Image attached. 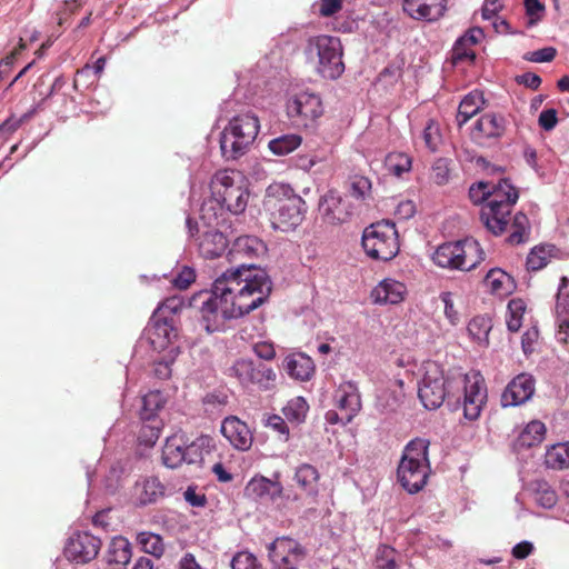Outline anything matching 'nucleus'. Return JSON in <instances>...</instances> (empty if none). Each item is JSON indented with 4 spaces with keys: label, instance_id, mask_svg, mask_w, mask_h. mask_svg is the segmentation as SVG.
I'll list each match as a JSON object with an SVG mask.
<instances>
[{
    "label": "nucleus",
    "instance_id": "obj_13",
    "mask_svg": "<svg viewBox=\"0 0 569 569\" xmlns=\"http://www.w3.org/2000/svg\"><path fill=\"white\" fill-rule=\"evenodd\" d=\"M266 249L263 241L254 236L237 238L228 252V260L232 264L229 269H241V273H252L256 270H262L247 260L263 254Z\"/></svg>",
    "mask_w": 569,
    "mask_h": 569
},
{
    "label": "nucleus",
    "instance_id": "obj_14",
    "mask_svg": "<svg viewBox=\"0 0 569 569\" xmlns=\"http://www.w3.org/2000/svg\"><path fill=\"white\" fill-rule=\"evenodd\" d=\"M320 97L315 93L301 92L287 103L289 118L298 126L309 127L322 114Z\"/></svg>",
    "mask_w": 569,
    "mask_h": 569
},
{
    "label": "nucleus",
    "instance_id": "obj_38",
    "mask_svg": "<svg viewBox=\"0 0 569 569\" xmlns=\"http://www.w3.org/2000/svg\"><path fill=\"white\" fill-rule=\"evenodd\" d=\"M530 486L535 495V500L538 505L546 509H550L557 503L558 496L547 481L535 480Z\"/></svg>",
    "mask_w": 569,
    "mask_h": 569
},
{
    "label": "nucleus",
    "instance_id": "obj_32",
    "mask_svg": "<svg viewBox=\"0 0 569 569\" xmlns=\"http://www.w3.org/2000/svg\"><path fill=\"white\" fill-rule=\"evenodd\" d=\"M485 104V99L482 92L480 91H471L468 93L460 102L457 113V122L459 127H462L467 123L475 114H477L482 106Z\"/></svg>",
    "mask_w": 569,
    "mask_h": 569
},
{
    "label": "nucleus",
    "instance_id": "obj_8",
    "mask_svg": "<svg viewBox=\"0 0 569 569\" xmlns=\"http://www.w3.org/2000/svg\"><path fill=\"white\" fill-rule=\"evenodd\" d=\"M306 52L318 58L317 71L321 77L335 80L343 73V49L339 38L326 34L310 38Z\"/></svg>",
    "mask_w": 569,
    "mask_h": 569
},
{
    "label": "nucleus",
    "instance_id": "obj_16",
    "mask_svg": "<svg viewBox=\"0 0 569 569\" xmlns=\"http://www.w3.org/2000/svg\"><path fill=\"white\" fill-rule=\"evenodd\" d=\"M536 390V380L529 373H519L505 388L501 395L503 407H516L529 401Z\"/></svg>",
    "mask_w": 569,
    "mask_h": 569
},
{
    "label": "nucleus",
    "instance_id": "obj_54",
    "mask_svg": "<svg viewBox=\"0 0 569 569\" xmlns=\"http://www.w3.org/2000/svg\"><path fill=\"white\" fill-rule=\"evenodd\" d=\"M231 569H262L257 558L247 551H240L231 560Z\"/></svg>",
    "mask_w": 569,
    "mask_h": 569
},
{
    "label": "nucleus",
    "instance_id": "obj_45",
    "mask_svg": "<svg viewBox=\"0 0 569 569\" xmlns=\"http://www.w3.org/2000/svg\"><path fill=\"white\" fill-rule=\"evenodd\" d=\"M526 311V303L521 299H512L507 308V327L511 332H517L522 325V317Z\"/></svg>",
    "mask_w": 569,
    "mask_h": 569
},
{
    "label": "nucleus",
    "instance_id": "obj_52",
    "mask_svg": "<svg viewBox=\"0 0 569 569\" xmlns=\"http://www.w3.org/2000/svg\"><path fill=\"white\" fill-rule=\"evenodd\" d=\"M557 332L556 338L561 343L569 342V310L556 309Z\"/></svg>",
    "mask_w": 569,
    "mask_h": 569
},
{
    "label": "nucleus",
    "instance_id": "obj_53",
    "mask_svg": "<svg viewBox=\"0 0 569 569\" xmlns=\"http://www.w3.org/2000/svg\"><path fill=\"white\" fill-rule=\"evenodd\" d=\"M493 187H491L488 182H478L477 184H472L469 189V198L473 203H481L483 201H488L492 198Z\"/></svg>",
    "mask_w": 569,
    "mask_h": 569
},
{
    "label": "nucleus",
    "instance_id": "obj_62",
    "mask_svg": "<svg viewBox=\"0 0 569 569\" xmlns=\"http://www.w3.org/2000/svg\"><path fill=\"white\" fill-rule=\"evenodd\" d=\"M556 309L569 310V279L561 278V282L557 293Z\"/></svg>",
    "mask_w": 569,
    "mask_h": 569
},
{
    "label": "nucleus",
    "instance_id": "obj_24",
    "mask_svg": "<svg viewBox=\"0 0 569 569\" xmlns=\"http://www.w3.org/2000/svg\"><path fill=\"white\" fill-rule=\"evenodd\" d=\"M336 398L338 408L346 411L345 423H349L361 408L360 396L356 385L346 382L339 388Z\"/></svg>",
    "mask_w": 569,
    "mask_h": 569
},
{
    "label": "nucleus",
    "instance_id": "obj_42",
    "mask_svg": "<svg viewBox=\"0 0 569 569\" xmlns=\"http://www.w3.org/2000/svg\"><path fill=\"white\" fill-rule=\"evenodd\" d=\"M529 232L530 227L528 217L522 212H518L513 216L512 222L510 224L508 242L510 244L522 243L528 239Z\"/></svg>",
    "mask_w": 569,
    "mask_h": 569
},
{
    "label": "nucleus",
    "instance_id": "obj_44",
    "mask_svg": "<svg viewBox=\"0 0 569 569\" xmlns=\"http://www.w3.org/2000/svg\"><path fill=\"white\" fill-rule=\"evenodd\" d=\"M137 541L146 553H150L157 558L161 557L164 551L162 538L152 532H140L137 536Z\"/></svg>",
    "mask_w": 569,
    "mask_h": 569
},
{
    "label": "nucleus",
    "instance_id": "obj_60",
    "mask_svg": "<svg viewBox=\"0 0 569 569\" xmlns=\"http://www.w3.org/2000/svg\"><path fill=\"white\" fill-rule=\"evenodd\" d=\"M526 13L530 18V24L541 19L545 12V6L539 0H525Z\"/></svg>",
    "mask_w": 569,
    "mask_h": 569
},
{
    "label": "nucleus",
    "instance_id": "obj_28",
    "mask_svg": "<svg viewBox=\"0 0 569 569\" xmlns=\"http://www.w3.org/2000/svg\"><path fill=\"white\" fill-rule=\"evenodd\" d=\"M485 284L491 293L505 297L513 292L516 284L510 274L500 268H493L485 277Z\"/></svg>",
    "mask_w": 569,
    "mask_h": 569
},
{
    "label": "nucleus",
    "instance_id": "obj_7",
    "mask_svg": "<svg viewBox=\"0 0 569 569\" xmlns=\"http://www.w3.org/2000/svg\"><path fill=\"white\" fill-rule=\"evenodd\" d=\"M422 370L418 397L425 408L433 410L443 403L447 396L456 392L457 375L446 377L441 366L435 361L425 362Z\"/></svg>",
    "mask_w": 569,
    "mask_h": 569
},
{
    "label": "nucleus",
    "instance_id": "obj_22",
    "mask_svg": "<svg viewBox=\"0 0 569 569\" xmlns=\"http://www.w3.org/2000/svg\"><path fill=\"white\" fill-rule=\"evenodd\" d=\"M199 253L206 259L220 257L228 247V239L217 229L203 230L197 239Z\"/></svg>",
    "mask_w": 569,
    "mask_h": 569
},
{
    "label": "nucleus",
    "instance_id": "obj_27",
    "mask_svg": "<svg viewBox=\"0 0 569 569\" xmlns=\"http://www.w3.org/2000/svg\"><path fill=\"white\" fill-rule=\"evenodd\" d=\"M485 34L481 28H471L463 36L458 38L452 48L453 62L456 63L463 59H475L471 47L479 43Z\"/></svg>",
    "mask_w": 569,
    "mask_h": 569
},
{
    "label": "nucleus",
    "instance_id": "obj_48",
    "mask_svg": "<svg viewBox=\"0 0 569 569\" xmlns=\"http://www.w3.org/2000/svg\"><path fill=\"white\" fill-rule=\"evenodd\" d=\"M550 249L546 247L533 248L526 260L527 269L530 271H539L545 268L550 260Z\"/></svg>",
    "mask_w": 569,
    "mask_h": 569
},
{
    "label": "nucleus",
    "instance_id": "obj_18",
    "mask_svg": "<svg viewBox=\"0 0 569 569\" xmlns=\"http://www.w3.org/2000/svg\"><path fill=\"white\" fill-rule=\"evenodd\" d=\"M319 212L326 222L340 224L349 220L352 210L338 191L329 190L320 198Z\"/></svg>",
    "mask_w": 569,
    "mask_h": 569
},
{
    "label": "nucleus",
    "instance_id": "obj_49",
    "mask_svg": "<svg viewBox=\"0 0 569 569\" xmlns=\"http://www.w3.org/2000/svg\"><path fill=\"white\" fill-rule=\"evenodd\" d=\"M209 439L207 437H200L187 445L184 441V456L183 462L189 465L199 463L203 460V448L208 445Z\"/></svg>",
    "mask_w": 569,
    "mask_h": 569
},
{
    "label": "nucleus",
    "instance_id": "obj_12",
    "mask_svg": "<svg viewBox=\"0 0 569 569\" xmlns=\"http://www.w3.org/2000/svg\"><path fill=\"white\" fill-rule=\"evenodd\" d=\"M271 569H298L307 557L306 548L290 537H279L267 547Z\"/></svg>",
    "mask_w": 569,
    "mask_h": 569
},
{
    "label": "nucleus",
    "instance_id": "obj_11",
    "mask_svg": "<svg viewBox=\"0 0 569 569\" xmlns=\"http://www.w3.org/2000/svg\"><path fill=\"white\" fill-rule=\"evenodd\" d=\"M463 389V415L469 420H476L487 400L485 379L479 372L467 375L457 373L456 391Z\"/></svg>",
    "mask_w": 569,
    "mask_h": 569
},
{
    "label": "nucleus",
    "instance_id": "obj_29",
    "mask_svg": "<svg viewBox=\"0 0 569 569\" xmlns=\"http://www.w3.org/2000/svg\"><path fill=\"white\" fill-rule=\"evenodd\" d=\"M184 439L182 435L168 437L162 449V462L168 468H178L183 463Z\"/></svg>",
    "mask_w": 569,
    "mask_h": 569
},
{
    "label": "nucleus",
    "instance_id": "obj_43",
    "mask_svg": "<svg viewBox=\"0 0 569 569\" xmlns=\"http://www.w3.org/2000/svg\"><path fill=\"white\" fill-rule=\"evenodd\" d=\"M302 142L299 134H283L269 142V149L277 156H286L296 150Z\"/></svg>",
    "mask_w": 569,
    "mask_h": 569
},
{
    "label": "nucleus",
    "instance_id": "obj_33",
    "mask_svg": "<svg viewBox=\"0 0 569 569\" xmlns=\"http://www.w3.org/2000/svg\"><path fill=\"white\" fill-rule=\"evenodd\" d=\"M459 250V241L443 243L436 249L432 260L441 268L458 270Z\"/></svg>",
    "mask_w": 569,
    "mask_h": 569
},
{
    "label": "nucleus",
    "instance_id": "obj_21",
    "mask_svg": "<svg viewBox=\"0 0 569 569\" xmlns=\"http://www.w3.org/2000/svg\"><path fill=\"white\" fill-rule=\"evenodd\" d=\"M148 335L154 350L167 349L172 340L177 338L173 318L154 319L152 315Z\"/></svg>",
    "mask_w": 569,
    "mask_h": 569
},
{
    "label": "nucleus",
    "instance_id": "obj_1",
    "mask_svg": "<svg viewBox=\"0 0 569 569\" xmlns=\"http://www.w3.org/2000/svg\"><path fill=\"white\" fill-rule=\"evenodd\" d=\"M272 291L266 270L241 273L227 269L213 282L201 301L200 312L208 332L220 331L226 321L240 318L264 303Z\"/></svg>",
    "mask_w": 569,
    "mask_h": 569
},
{
    "label": "nucleus",
    "instance_id": "obj_37",
    "mask_svg": "<svg viewBox=\"0 0 569 569\" xmlns=\"http://www.w3.org/2000/svg\"><path fill=\"white\" fill-rule=\"evenodd\" d=\"M548 468L565 469L569 467V442L557 443L550 447L545 456Z\"/></svg>",
    "mask_w": 569,
    "mask_h": 569
},
{
    "label": "nucleus",
    "instance_id": "obj_39",
    "mask_svg": "<svg viewBox=\"0 0 569 569\" xmlns=\"http://www.w3.org/2000/svg\"><path fill=\"white\" fill-rule=\"evenodd\" d=\"M309 405L303 397L290 399L282 408L286 419L292 423L300 425L306 420Z\"/></svg>",
    "mask_w": 569,
    "mask_h": 569
},
{
    "label": "nucleus",
    "instance_id": "obj_15",
    "mask_svg": "<svg viewBox=\"0 0 569 569\" xmlns=\"http://www.w3.org/2000/svg\"><path fill=\"white\" fill-rule=\"evenodd\" d=\"M100 547L99 538L89 532H77L68 539L64 556L77 563H87L97 557Z\"/></svg>",
    "mask_w": 569,
    "mask_h": 569
},
{
    "label": "nucleus",
    "instance_id": "obj_3",
    "mask_svg": "<svg viewBox=\"0 0 569 569\" xmlns=\"http://www.w3.org/2000/svg\"><path fill=\"white\" fill-rule=\"evenodd\" d=\"M429 446V440L416 438L403 449L397 477L401 487L409 493H417L427 485L430 473Z\"/></svg>",
    "mask_w": 569,
    "mask_h": 569
},
{
    "label": "nucleus",
    "instance_id": "obj_57",
    "mask_svg": "<svg viewBox=\"0 0 569 569\" xmlns=\"http://www.w3.org/2000/svg\"><path fill=\"white\" fill-rule=\"evenodd\" d=\"M160 431L159 423L143 425L139 433L140 443L148 447L153 446L160 437Z\"/></svg>",
    "mask_w": 569,
    "mask_h": 569
},
{
    "label": "nucleus",
    "instance_id": "obj_50",
    "mask_svg": "<svg viewBox=\"0 0 569 569\" xmlns=\"http://www.w3.org/2000/svg\"><path fill=\"white\" fill-rule=\"evenodd\" d=\"M396 553V550L390 546H379L376 552V569H398Z\"/></svg>",
    "mask_w": 569,
    "mask_h": 569
},
{
    "label": "nucleus",
    "instance_id": "obj_6",
    "mask_svg": "<svg viewBox=\"0 0 569 569\" xmlns=\"http://www.w3.org/2000/svg\"><path fill=\"white\" fill-rule=\"evenodd\" d=\"M213 200L233 214L242 213L248 204L249 191L239 172L221 170L211 180Z\"/></svg>",
    "mask_w": 569,
    "mask_h": 569
},
{
    "label": "nucleus",
    "instance_id": "obj_17",
    "mask_svg": "<svg viewBox=\"0 0 569 569\" xmlns=\"http://www.w3.org/2000/svg\"><path fill=\"white\" fill-rule=\"evenodd\" d=\"M278 478V473L274 475L273 480L263 476H254L247 483L244 496L256 501L277 502L284 496L283 486Z\"/></svg>",
    "mask_w": 569,
    "mask_h": 569
},
{
    "label": "nucleus",
    "instance_id": "obj_10",
    "mask_svg": "<svg viewBox=\"0 0 569 569\" xmlns=\"http://www.w3.org/2000/svg\"><path fill=\"white\" fill-rule=\"evenodd\" d=\"M229 370L246 388L256 387L260 391H269L277 385L278 375L274 369L260 360L239 359Z\"/></svg>",
    "mask_w": 569,
    "mask_h": 569
},
{
    "label": "nucleus",
    "instance_id": "obj_64",
    "mask_svg": "<svg viewBox=\"0 0 569 569\" xmlns=\"http://www.w3.org/2000/svg\"><path fill=\"white\" fill-rule=\"evenodd\" d=\"M538 123L546 131L552 130L558 123L557 111L555 109L543 110L539 114Z\"/></svg>",
    "mask_w": 569,
    "mask_h": 569
},
{
    "label": "nucleus",
    "instance_id": "obj_23",
    "mask_svg": "<svg viewBox=\"0 0 569 569\" xmlns=\"http://www.w3.org/2000/svg\"><path fill=\"white\" fill-rule=\"evenodd\" d=\"M406 286L393 279H383L372 290L371 297L378 305H396L405 299Z\"/></svg>",
    "mask_w": 569,
    "mask_h": 569
},
{
    "label": "nucleus",
    "instance_id": "obj_20",
    "mask_svg": "<svg viewBox=\"0 0 569 569\" xmlns=\"http://www.w3.org/2000/svg\"><path fill=\"white\" fill-rule=\"evenodd\" d=\"M403 11L412 19L436 21L446 10V0H405Z\"/></svg>",
    "mask_w": 569,
    "mask_h": 569
},
{
    "label": "nucleus",
    "instance_id": "obj_58",
    "mask_svg": "<svg viewBox=\"0 0 569 569\" xmlns=\"http://www.w3.org/2000/svg\"><path fill=\"white\" fill-rule=\"evenodd\" d=\"M30 117V113H24L22 117L9 118L3 123L0 124V137L7 140L14 131H17L21 124L27 121Z\"/></svg>",
    "mask_w": 569,
    "mask_h": 569
},
{
    "label": "nucleus",
    "instance_id": "obj_2",
    "mask_svg": "<svg viewBox=\"0 0 569 569\" xmlns=\"http://www.w3.org/2000/svg\"><path fill=\"white\" fill-rule=\"evenodd\" d=\"M263 208L270 214L272 228L282 232L296 230L305 220L308 209L306 201L291 186L280 182L267 188Z\"/></svg>",
    "mask_w": 569,
    "mask_h": 569
},
{
    "label": "nucleus",
    "instance_id": "obj_46",
    "mask_svg": "<svg viewBox=\"0 0 569 569\" xmlns=\"http://www.w3.org/2000/svg\"><path fill=\"white\" fill-rule=\"evenodd\" d=\"M349 193L356 200L366 201L371 198V181L363 176H353L349 180Z\"/></svg>",
    "mask_w": 569,
    "mask_h": 569
},
{
    "label": "nucleus",
    "instance_id": "obj_9",
    "mask_svg": "<svg viewBox=\"0 0 569 569\" xmlns=\"http://www.w3.org/2000/svg\"><path fill=\"white\" fill-rule=\"evenodd\" d=\"M362 247L373 259L389 261L395 258L399 251L395 223L383 221L366 228L362 234Z\"/></svg>",
    "mask_w": 569,
    "mask_h": 569
},
{
    "label": "nucleus",
    "instance_id": "obj_26",
    "mask_svg": "<svg viewBox=\"0 0 569 569\" xmlns=\"http://www.w3.org/2000/svg\"><path fill=\"white\" fill-rule=\"evenodd\" d=\"M459 247L458 270H472L485 260V251L477 240L465 239L459 241Z\"/></svg>",
    "mask_w": 569,
    "mask_h": 569
},
{
    "label": "nucleus",
    "instance_id": "obj_4",
    "mask_svg": "<svg viewBox=\"0 0 569 569\" xmlns=\"http://www.w3.org/2000/svg\"><path fill=\"white\" fill-rule=\"evenodd\" d=\"M260 124L253 113H242L233 117L220 134V150L224 160H238L253 144Z\"/></svg>",
    "mask_w": 569,
    "mask_h": 569
},
{
    "label": "nucleus",
    "instance_id": "obj_63",
    "mask_svg": "<svg viewBox=\"0 0 569 569\" xmlns=\"http://www.w3.org/2000/svg\"><path fill=\"white\" fill-rule=\"evenodd\" d=\"M266 426L271 428L272 430L279 432L284 436V440L289 438V428L284 419L278 415H271L266 419Z\"/></svg>",
    "mask_w": 569,
    "mask_h": 569
},
{
    "label": "nucleus",
    "instance_id": "obj_36",
    "mask_svg": "<svg viewBox=\"0 0 569 569\" xmlns=\"http://www.w3.org/2000/svg\"><path fill=\"white\" fill-rule=\"evenodd\" d=\"M131 559V545L122 537L112 539L108 549L109 563L127 565Z\"/></svg>",
    "mask_w": 569,
    "mask_h": 569
},
{
    "label": "nucleus",
    "instance_id": "obj_56",
    "mask_svg": "<svg viewBox=\"0 0 569 569\" xmlns=\"http://www.w3.org/2000/svg\"><path fill=\"white\" fill-rule=\"evenodd\" d=\"M422 137H423L426 147L428 149H430L431 151H436L440 143L441 137H440L438 126L432 120H430L428 122V124L426 126V128L423 129Z\"/></svg>",
    "mask_w": 569,
    "mask_h": 569
},
{
    "label": "nucleus",
    "instance_id": "obj_51",
    "mask_svg": "<svg viewBox=\"0 0 569 569\" xmlns=\"http://www.w3.org/2000/svg\"><path fill=\"white\" fill-rule=\"evenodd\" d=\"M181 308L182 303L178 298H169L154 310V319L173 318Z\"/></svg>",
    "mask_w": 569,
    "mask_h": 569
},
{
    "label": "nucleus",
    "instance_id": "obj_5",
    "mask_svg": "<svg viewBox=\"0 0 569 569\" xmlns=\"http://www.w3.org/2000/svg\"><path fill=\"white\" fill-rule=\"evenodd\" d=\"M518 198L517 189L508 179H502L495 186L492 198L480 210V220L488 231L500 236L507 230L509 216Z\"/></svg>",
    "mask_w": 569,
    "mask_h": 569
},
{
    "label": "nucleus",
    "instance_id": "obj_35",
    "mask_svg": "<svg viewBox=\"0 0 569 569\" xmlns=\"http://www.w3.org/2000/svg\"><path fill=\"white\" fill-rule=\"evenodd\" d=\"M167 401V398L159 390L148 392L142 398V407L140 417L144 421L153 420L157 412L161 410Z\"/></svg>",
    "mask_w": 569,
    "mask_h": 569
},
{
    "label": "nucleus",
    "instance_id": "obj_55",
    "mask_svg": "<svg viewBox=\"0 0 569 569\" xmlns=\"http://www.w3.org/2000/svg\"><path fill=\"white\" fill-rule=\"evenodd\" d=\"M449 160L439 158L431 167V177L437 184L442 186L449 180Z\"/></svg>",
    "mask_w": 569,
    "mask_h": 569
},
{
    "label": "nucleus",
    "instance_id": "obj_25",
    "mask_svg": "<svg viewBox=\"0 0 569 569\" xmlns=\"http://www.w3.org/2000/svg\"><path fill=\"white\" fill-rule=\"evenodd\" d=\"M283 368L291 378L300 381L309 380L315 372L313 360L305 353L286 357Z\"/></svg>",
    "mask_w": 569,
    "mask_h": 569
},
{
    "label": "nucleus",
    "instance_id": "obj_59",
    "mask_svg": "<svg viewBox=\"0 0 569 569\" xmlns=\"http://www.w3.org/2000/svg\"><path fill=\"white\" fill-rule=\"evenodd\" d=\"M196 280V272L192 268L183 267L173 278L172 283L179 289H187Z\"/></svg>",
    "mask_w": 569,
    "mask_h": 569
},
{
    "label": "nucleus",
    "instance_id": "obj_61",
    "mask_svg": "<svg viewBox=\"0 0 569 569\" xmlns=\"http://www.w3.org/2000/svg\"><path fill=\"white\" fill-rule=\"evenodd\" d=\"M440 299L445 305L446 318L450 321L451 325H457L459 322V312L455 309L451 292H442L440 295Z\"/></svg>",
    "mask_w": 569,
    "mask_h": 569
},
{
    "label": "nucleus",
    "instance_id": "obj_19",
    "mask_svg": "<svg viewBox=\"0 0 569 569\" xmlns=\"http://www.w3.org/2000/svg\"><path fill=\"white\" fill-rule=\"evenodd\" d=\"M221 433L238 450L246 451L252 446L253 438L249 427L234 416L224 418Z\"/></svg>",
    "mask_w": 569,
    "mask_h": 569
},
{
    "label": "nucleus",
    "instance_id": "obj_41",
    "mask_svg": "<svg viewBox=\"0 0 569 569\" xmlns=\"http://www.w3.org/2000/svg\"><path fill=\"white\" fill-rule=\"evenodd\" d=\"M492 328L491 319L486 316H477L468 323L470 337L480 345L487 346L488 336Z\"/></svg>",
    "mask_w": 569,
    "mask_h": 569
},
{
    "label": "nucleus",
    "instance_id": "obj_30",
    "mask_svg": "<svg viewBox=\"0 0 569 569\" xmlns=\"http://www.w3.org/2000/svg\"><path fill=\"white\" fill-rule=\"evenodd\" d=\"M320 473L318 469L310 463H301L295 469L293 480L300 489L311 497L318 495V482Z\"/></svg>",
    "mask_w": 569,
    "mask_h": 569
},
{
    "label": "nucleus",
    "instance_id": "obj_31",
    "mask_svg": "<svg viewBox=\"0 0 569 569\" xmlns=\"http://www.w3.org/2000/svg\"><path fill=\"white\" fill-rule=\"evenodd\" d=\"M505 130V117L491 112L481 116L475 124V131L485 138H500Z\"/></svg>",
    "mask_w": 569,
    "mask_h": 569
},
{
    "label": "nucleus",
    "instance_id": "obj_40",
    "mask_svg": "<svg viewBox=\"0 0 569 569\" xmlns=\"http://www.w3.org/2000/svg\"><path fill=\"white\" fill-rule=\"evenodd\" d=\"M137 488L140 490L139 501L141 505H148L157 501V499L164 492V487L159 479L154 477L144 479Z\"/></svg>",
    "mask_w": 569,
    "mask_h": 569
},
{
    "label": "nucleus",
    "instance_id": "obj_34",
    "mask_svg": "<svg viewBox=\"0 0 569 569\" xmlns=\"http://www.w3.org/2000/svg\"><path fill=\"white\" fill-rule=\"evenodd\" d=\"M546 427L539 420L530 421L518 437V446L530 448L539 445L545 439Z\"/></svg>",
    "mask_w": 569,
    "mask_h": 569
},
{
    "label": "nucleus",
    "instance_id": "obj_47",
    "mask_svg": "<svg viewBox=\"0 0 569 569\" xmlns=\"http://www.w3.org/2000/svg\"><path fill=\"white\" fill-rule=\"evenodd\" d=\"M385 163L388 171L397 177H400L411 168L410 157L401 152L388 154Z\"/></svg>",
    "mask_w": 569,
    "mask_h": 569
}]
</instances>
